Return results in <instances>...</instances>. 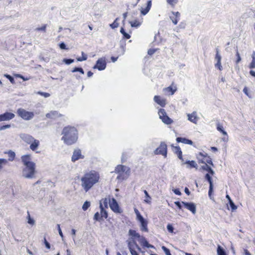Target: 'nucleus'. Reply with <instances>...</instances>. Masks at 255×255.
<instances>
[{"instance_id":"f257e3e1","label":"nucleus","mask_w":255,"mask_h":255,"mask_svg":"<svg viewBox=\"0 0 255 255\" xmlns=\"http://www.w3.org/2000/svg\"><path fill=\"white\" fill-rule=\"evenodd\" d=\"M100 175L95 170L86 173L81 178V185L86 192H88L96 183L99 182Z\"/></svg>"},{"instance_id":"f03ea898","label":"nucleus","mask_w":255,"mask_h":255,"mask_svg":"<svg viewBox=\"0 0 255 255\" xmlns=\"http://www.w3.org/2000/svg\"><path fill=\"white\" fill-rule=\"evenodd\" d=\"M62 134L63 136L61 140L68 145L75 143L78 137V133L77 129L74 127L68 126L63 128Z\"/></svg>"},{"instance_id":"7ed1b4c3","label":"nucleus","mask_w":255,"mask_h":255,"mask_svg":"<svg viewBox=\"0 0 255 255\" xmlns=\"http://www.w3.org/2000/svg\"><path fill=\"white\" fill-rule=\"evenodd\" d=\"M16 114L19 117L25 121L31 120L34 116V114L33 112L27 111L22 108L18 109Z\"/></svg>"},{"instance_id":"20e7f679","label":"nucleus","mask_w":255,"mask_h":255,"mask_svg":"<svg viewBox=\"0 0 255 255\" xmlns=\"http://www.w3.org/2000/svg\"><path fill=\"white\" fill-rule=\"evenodd\" d=\"M158 113L159 118L164 124L166 125H170L173 122V120L167 115L164 109H160Z\"/></svg>"},{"instance_id":"39448f33","label":"nucleus","mask_w":255,"mask_h":255,"mask_svg":"<svg viewBox=\"0 0 255 255\" xmlns=\"http://www.w3.org/2000/svg\"><path fill=\"white\" fill-rule=\"evenodd\" d=\"M154 153L155 155L160 154L164 156V157H166L167 154L166 144L164 142H161L159 146L154 151Z\"/></svg>"},{"instance_id":"423d86ee","label":"nucleus","mask_w":255,"mask_h":255,"mask_svg":"<svg viewBox=\"0 0 255 255\" xmlns=\"http://www.w3.org/2000/svg\"><path fill=\"white\" fill-rule=\"evenodd\" d=\"M109 206L114 213L121 214L123 212V210L120 208L117 201L114 198H112L111 201L110 200Z\"/></svg>"},{"instance_id":"0eeeda50","label":"nucleus","mask_w":255,"mask_h":255,"mask_svg":"<svg viewBox=\"0 0 255 255\" xmlns=\"http://www.w3.org/2000/svg\"><path fill=\"white\" fill-rule=\"evenodd\" d=\"M205 179L208 182L209 184V188L208 191L209 197L210 199H213L212 194L214 191V184L212 178L210 174L206 173L205 175Z\"/></svg>"},{"instance_id":"6e6552de","label":"nucleus","mask_w":255,"mask_h":255,"mask_svg":"<svg viewBox=\"0 0 255 255\" xmlns=\"http://www.w3.org/2000/svg\"><path fill=\"white\" fill-rule=\"evenodd\" d=\"M107 63L105 58H99L97 61L95 65L93 66L94 69H97L99 71H102L106 69Z\"/></svg>"},{"instance_id":"1a4fd4ad","label":"nucleus","mask_w":255,"mask_h":255,"mask_svg":"<svg viewBox=\"0 0 255 255\" xmlns=\"http://www.w3.org/2000/svg\"><path fill=\"white\" fill-rule=\"evenodd\" d=\"M130 174V169L129 168H128L127 171L118 173V175L117 177V180H119L120 182H122L124 180H127L128 177L129 176Z\"/></svg>"},{"instance_id":"9d476101","label":"nucleus","mask_w":255,"mask_h":255,"mask_svg":"<svg viewBox=\"0 0 255 255\" xmlns=\"http://www.w3.org/2000/svg\"><path fill=\"white\" fill-rule=\"evenodd\" d=\"M182 204L184 207L191 211L192 214H195L196 213V206L193 202H186L182 201Z\"/></svg>"},{"instance_id":"9b49d317","label":"nucleus","mask_w":255,"mask_h":255,"mask_svg":"<svg viewBox=\"0 0 255 255\" xmlns=\"http://www.w3.org/2000/svg\"><path fill=\"white\" fill-rule=\"evenodd\" d=\"M15 115L10 112H6L2 114H0V122L10 121L13 119Z\"/></svg>"},{"instance_id":"f8f14e48","label":"nucleus","mask_w":255,"mask_h":255,"mask_svg":"<svg viewBox=\"0 0 255 255\" xmlns=\"http://www.w3.org/2000/svg\"><path fill=\"white\" fill-rule=\"evenodd\" d=\"M84 158V156L82 155L81 150L78 148L74 150L71 157V160L72 162H74L79 159H83Z\"/></svg>"},{"instance_id":"ddd939ff","label":"nucleus","mask_w":255,"mask_h":255,"mask_svg":"<svg viewBox=\"0 0 255 255\" xmlns=\"http://www.w3.org/2000/svg\"><path fill=\"white\" fill-rule=\"evenodd\" d=\"M19 136L22 140L28 144L32 142L34 139L31 135L26 133H21Z\"/></svg>"},{"instance_id":"4468645a","label":"nucleus","mask_w":255,"mask_h":255,"mask_svg":"<svg viewBox=\"0 0 255 255\" xmlns=\"http://www.w3.org/2000/svg\"><path fill=\"white\" fill-rule=\"evenodd\" d=\"M128 236H130L131 242H132L133 239H137L138 241L140 239L142 236H140L139 233H137L135 230L129 229L128 233Z\"/></svg>"},{"instance_id":"2eb2a0df","label":"nucleus","mask_w":255,"mask_h":255,"mask_svg":"<svg viewBox=\"0 0 255 255\" xmlns=\"http://www.w3.org/2000/svg\"><path fill=\"white\" fill-rule=\"evenodd\" d=\"M35 173V170L30 171L29 170H27V169L23 168L22 170V176L28 179H31L34 177V175Z\"/></svg>"},{"instance_id":"dca6fc26","label":"nucleus","mask_w":255,"mask_h":255,"mask_svg":"<svg viewBox=\"0 0 255 255\" xmlns=\"http://www.w3.org/2000/svg\"><path fill=\"white\" fill-rule=\"evenodd\" d=\"M140 224V229L142 231L147 232L148 229L147 228V221L144 218L138 220Z\"/></svg>"},{"instance_id":"f3484780","label":"nucleus","mask_w":255,"mask_h":255,"mask_svg":"<svg viewBox=\"0 0 255 255\" xmlns=\"http://www.w3.org/2000/svg\"><path fill=\"white\" fill-rule=\"evenodd\" d=\"M139 242L141 244V246H142L143 247L151 249L155 248L154 246L149 244L148 242L147 241L145 238L143 236L141 237L140 239L139 240Z\"/></svg>"},{"instance_id":"a211bd4d","label":"nucleus","mask_w":255,"mask_h":255,"mask_svg":"<svg viewBox=\"0 0 255 255\" xmlns=\"http://www.w3.org/2000/svg\"><path fill=\"white\" fill-rule=\"evenodd\" d=\"M183 164H186L187 165L186 167L187 168L191 169V168H195L196 169H197V168H198V165L194 160H186L183 163Z\"/></svg>"},{"instance_id":"6ab92c4d","label":"nucleus","mask_w":255,"mask_h":255,"mask_svg":"<svg viewBox=\"0 0 255 255\" xmlns=\"http://www.w3.org/2000/svg\"><path fill=\"white\" fill-rule=\"evenodd\" d=\"M151 4H152L151 0H148L147 2V3H146V7L144 8H142L141 9V10H140L141 14H142L143 15H146L148 12L149 10L150 9L151 7Z\"/></svg>"},{"instance_id":"aec40b11","label":"nucleus","mask_w":255,"mask_h":255,"mask_svg":"<svg viewBox=\"0 0 255 255\" xmlns=\"http://www.w3.org/2000/svg\"><path fill=\"white\" fill-rule=\"evenodd\" d=\"M176 141L177 142H181L185 144H187L189 145H193V142L190 140L189 139L186 137H177L176 139Z\"/></svg>"},{"instance_id":"412c9836","label":"nucleus","mask_w":255,"mask_h":255,"mask_svg":"<svg viewBox=\"0 0 255 255\" xmlns=\"http://www.w3.org/2000/svg\"><path fill=\"white\" fill-rule=\"evenodd\" d=\"M62 116V115L59 114L57 111H51L50 113H48L46 114V117L47 118L54 119L57 117H60Z\"/></svg>"},{"instance_id":"4be33fe9","label":"nucleus","mask_w":255,"mask_h":255,"mask_svg":"<svg viewBox=\"0 0 255 255\" xmlns=\"http://www.w3.org/2000/svg\"><path fill=\"white\" fill-rule=\"evenodd\" d=\"M154 101L162 107H164L166 105L165 100L161 99L159 96H155L154 97Z\"/></svg>"},{"instance_id":"5701e85b","label":"nucleus","mask_w":255,"mask_h":255,"mask_svg":"<svg viewBox=\"0 0 255 255\" xmlns=\"http://www.w3.org/2000/svg\"><path fill=\"white\" fill-rule=\"evenodd\" d=\"M99 208L100 209V213L102 217V218L107 219L108 217V213L104 208L103 204L101 202L100 203Z\"/></svg>"},{"instance_id":"b1692460","label":"nucleus","mask_w":255,"mask_h":255,"mask_svg":"<svg viewBox=\"0 0 255 255\" xmlns=\"http://www.w3.org/2000/svg\"><path fill=\"white\" fill-rule=\"evenodd\" d=\"M21 159L23 165H26L32 162L31 161V158L30 154L22 155L21 157Z\"/></svg>"},{"instance_id":"393cba45","label":"nucleus","mask_w":255,"mask_h":255,"mask_svg":"<svg viewBox=\"0 0 255 255\" xmlns=\"http://www.w3.org/2000/svg\"><path fill=\"white\" fill-rule=\"evenodd\" d=\"M128 168H129V167H127L125 165H118L115 168V172H116L118 174L121 173V172H124L127 171V170L128 169Z\"/></svg>"},{"instance_id":"a878e982","label":"nucleus","mask_w":255,"mask_h":255,"mask_svg":"<svg viewBox=\"0 0 255 255\" xmlns=\"http://www.w3.org/2000/svg\"><path fill=\"white\" fill-rule=\"evenodd\" d=\"M188 120L190 121L191 122L196 124L197 122V117L196 116V112H193L191 114H188Z\"/></svg>"},{"instance_id":"bb28decb","label":"nucleus","mask_w":255,"mask_h":255,"mask_svg":"<svg viewBox=\"0 0 255 255\" xmlns=\"http://www.w3.org/2000/svg\"><path fill=\"white\" fill-rule=\"evenodd\" d=\"M30 144V148L32 151H35L39 145V141L38 140L34 139V140H33V141Z\"/></svg>"},{"instance_id":"cd10ccee","label":"nucleus","mask_w":255,"mask_h":255,"mask_svg":"<svg viewBox=\"0 0 255 255\" xmlns=\"http://www.w3.org/2000/svg\"><path fill=\"white\" fill-rule=\"evenodd\" d=\"M201 169L203 170L207 171L208 172V173L212 175H213L215 174L214 171L207 164H205L204 165L202 166Z\"/></svg>"},{"instance_id":"c85d7f7f","label":"nucleus","mask_w":255,"mask_h":255,"mask_svg":"<svg viewBox=\"0 0 255 255\" xmlns=\"http://www.w3.org/2000/svg\"><path fill=\"white\" fill-rule=\"evenodd\" d=\"M24 165L25 166L24 168L27 169V170H29L31 172L35 170L36 165L35 163L33 162Z\"/></svg>"},{"instance_id":"c756f323","label":"nucleus","mask_w":255,"mask_h":255,"mask_svg":"<svg viewBox=\"0 0 255 255\" xmlns=\"http://www.w3.org/2000/svg\"><path fill=\"white\" fill-rule=\"evenodd\" d=\"M217 255H227L225 249L220 245L217 247Z\"/></svg>"},{"instance_id":"7c9ffc66","label":"nucleus","mask_w":255,"mask_h":255,"mask_svg":"<svg viewBox=\"0 0 255 255\" xmlns=\"http://www.w3.org/2000/svg\"><path fill=\"white\" fill-rule=\"evenodd\" d=\"M143 192L145 195V197L146 198V199L144 200V202L147 204H150L151 197L149 195L148 192L146 190H144Z\"/></svg>"},{"instance_id":"2f4dec72","label":"nucleus","mask_w":255,"mask_h":255,"mask_svg":"<svg viewBox=\"0 0 255 255\" xmlns=\"http://www.w3.org/2000/svg\"><path fill=\"white\" fill-rule=\"evenodd\" d=\"M93 219L94 221L99 222H102L104 220L102 218L101 213H99L98 212H97L96 213H95Z\"/></svg>"},{"instance_id":"473e14b6","label":"nucleus","mask_w":255,"mask_h":255,"mask_svg":"<svg viewBox=\"0 0 255 255\" xmlns=\"http://www.w3.org/2000/svg\"><path fill=\"white\" fill-rule=\"evenodd\" d=\"M5 153H7L8 154V156L9 157L8 160L9 161H13L15 157V153L14 151L9 150L7 152H5Z\"/></svg>"},{"instance_id":"72a5a7b5","label":"nucleus","mask_w":255,"mask_h":255,"mask_svg":"<svg viewBox=\"0 0 255 255\" xmlns=\"http://www.w3.org/2000/svg\"><path fill=\"white\" fill-rule=\"evenodd\" d=\"M128 249L131 255H139L132 248V243L128 242Z\"/></svg>"},{"instance_id":"f704fd0d","label":"nucleus","mask_w":255,"mask_h":255,"mask_svg":"<svg viewBox=\"0 0 255 255\" xmlns=\"http://www.w3.org/2000/svg\"><path fill=\"white\" fill-rule=\"evenodd\" d=\"M129 23L130 24V26L132 27L138 28L139 27L141 24V23L137 20H135L133 21H129Z\"/></svg>"},{"instance_id":"c9c22d12","label":"nucleus","mask_w":255,"mask_h":255,"mask_svg":"<svg viewBox=\"0 0 255 255\" xmlns=\"http://www.w3.org/2000/svg\"><path fill=\"white\" fill-rule=\"evenodd\" d=\"M217 130L221 132L223 134L227 136V132L224 130V128L222 125L220 124H218L217 125Z\"/></svg>"},{"instance_id":"e433bc0d","label":"nucleus","mask_w":255,"mask_h":255,"mask_svg":"<svg viewBox=\"0 0 255 255\" xmlns=\"http://www.w3.org/2000/svg\"><path fill=\"white\" fill-rule=\"evenodd\" d=\"M177 90V88L175 87V88L173 89L171 86H170L167 88L164 89V91H167L170 93L171 95H173L176 91Z\"/></svg>"},{"instance_id":"4c0bfd02","label":"nucleus","mask_w":255,"mask_h":255,"mask_svg":"<svg viewBox=\"0 0 255 255\" xmlns=\"http://www.w3.org/2000/svg\"><path fill=\"white\" fill-rule=\"evenodd\" d=\"M119 20V17L116 18V19L114 20V21L112 23L110 24V26L112 29H115L116 28H117L119 25V23L118 22V21Z\"/></svg>"},{"instance_id":"58836bf2","label":"nucleus","mask_w":255,"mask_h":255,"mask_svg":"<svg viewBox=\"0 0 255 255\" xmlns=\"http://www.w3.org/2000/svg\"><path fill=\"white\" fill-rule=\"evenodd\" d=\"M81 54H82V57H78L77 58V60L78 61H85L87 59V55L84 52H82L81 53Z\"/></svg>"},{"instance_id":"ea45409f","label":"nucleus","mask_w":255,"mask_h":255,"mask_svg":"<svg viewBox=\"0 0 255 255\" xmlns=\"http://www.w3.org/2000/svg\"><path fill=\"white\" fill-rule=\"evenodd\" d=\"M90 202L88 201H86L82 206V209L83 210V211H85L87 210V209L90 207Z\"/></svg>"},{"instance_id":"a19ab883","label":"nucleus","mask_w":255,"mask_h":255,"mask_svg":"<svg viewBox=\"0 0 255 255\" xmlns=\"http://www.w3.org/2000/svg\"><path fill=\"white\" fill-rule=\"evenodd\" d=\"M74 60L71 58H64L63 60V62L66 65H70L73 63Z\"/></svg>"},{"instance_id":"79ce46f5","label":"nucleus","mask_w":255,"mask_h":255,"mask_svg":"<svg viewBox=\"0 0 255 255\" xmlns=\"http://www.w3.org/2000/svg\"><path fill=\"white\" fill-rule=\"evenodd\" d=\"M216 54L215 55V59L217 60V61H221V56L219 54V50L218 48H216Z\"/></svg>"},{"instance_id":"37998d69","label":"nucleus","mask_w":255,"mask_h":255,"mask_svg":"<svg viewBox=\"0 0 255 255\" xmlns=\"http://www.w3.org/2000/svg\"><path fill=\"white\" fill-rule=\"evenodd\" d=\"M132 243V247L133 246H134L136 249L140 252L143 253V252L141 250V249L140 248V247L138 245V244L136 243L135 240H132V242H130Z\"/></svg>"},{"instance_id":"c03bdc74","label":"nucleus","mask_w":255,"mask_h":255,"mask_svg":"<svg viewBox=\"0 0 255 255\" xmlns=\"http://www.w3.org/2000/svg\"><path fill=\"white\" fill-rule=\"evenodd\" d=\"M229 204L232 211H234L237 209V206L235 205L232 200L229 201Z\"/></svg>"},{"instance_id":"a18cd8bd","label":"nucleus","mask_w":255,"mask_h":255,"mask_svg":"<svg viewBox=\"0 0 255 255\" xmlns=\"http://www.w3.org/2000/svg\"><path fill=\"white\" fill-rule=\"evenodd\" d=\"M134 211L135 214H136V219L137 220L143 218V216L140 214L139 211L136 208L134 209Z\"/></svg>"},{"instance_id":"49530a36","label":"nucleus","mask_w":255,"mask_h":255,"mask_svg":"<svg viewBox=\"0 0 255 255\" xmlns=\"http://www.w3.org/2000/svg\"><path fill=\"white\" fill-rule=\"evenodd\" d=\"M161 249L166 255H172L170 250L166 248L165 246H162Z\"/></svg>"},{"instance_id":"de8ad7c7","label":"nucleus","mask_w":255,"mask_h":255,"mask_svg":"<svg viewBox=\"0 0 255 255\" xmlns=\"http://www.w3.org/2000/svg\"><path fill=\"white\" fill-rule=\"evenodd\" d=\"M186 23L184 21H182V22H181L179 25L176 27V29H177V31H178V29L179 28L180 29H184L186 27Z\"/></svg>"},{"instance_id":"09e8293b","label":"nucleus","mask_w":255,"mask_h":255,"mask_svg":"<svg viewBox=\"0 0 255 255\" xmlns=\"http://www.w3.org/2000/svg\"><path fill=\"white\" fill-rule=\"evenodd\" d=\"M167 230L169 233H173L174 232V228L172 224H168L167 225Z\"/></svg>"},{"instance_id":"8fccbe9b","label":"nucleus","mask_w":255,"mask_h":255,"mask_svg":"<svg viewBox=\"0 0 255 255\" xmlns=\"http://www.w3.org/2000/svg\"><path fill=\"white\" fill-rule=\"evenodd\" d=\"M172 146L174 148L173 151L175 154H177L182 152L181 149L179 146H174L172 145Z\"/></svg>"},{"instance_id":"3c124183","label":"nucleus","mask_w":255,"mask_h":255,"mask_svg":"<svg viewBox=\"0 0 255 255\" xmlns=\"http://www.w3.org/2000/svg\"><path fill=\"white\" fill-rule=\"evenodd\" d=\"M37 94L42 96L45 98L49 97L50 96L49 93H46V92H41V91L37 92Z\"/></svg>"},{"instance_id":"603ef678","label":"nucleus","mask_w":255,"mask_h":255,"mask_svg":"<svg viewBox=\"0 0 255 255\" xmlns=\"http://www.w3.org/2000/svg\"><path fill=\"white\" fill-rule=\"evenodd\" d=\"M27 223L31 225H33L35 223V221L33 219V218H31L30 216V215L29 214V213L28 212V217H27Z\"/></svg>"},{"instance_id":"864d4df0","label":"nucleus","mask_w":255,"mask_h":255,"mask_svg":"<svg viewBox=\"0 0 255 255\" xmlns=\"http://www.w3.org/2000/svg\"><path fill=\"white\" fill-rule=\"evenodd\" d=\"M4 76L9 80V81L12 84H14V82H15V80H14V78L11 76V75H9V74H5L4 75Z\"/></svg>"},{"instance_id":"5fc2aeb1","label":"nucleus","mask_w":255,"mask_h":255,"mask_svg":"<svg viewBox=\"0 0 255 255\" xmlns=\"http://www.w3.org/2000/svg\"><path fill=\"white\" fill-rule=\"evenodd\" d=\"M43 243L47 249H50L51 248L50 244L46 240V238L44 237L43 239Z\"/></svg>"},{"instance_id":"6e6d98bb","label":"nucleus","mask_w":255,"mask_h":255,"mask_svg":"<svg viewBox=\"0 0 255 255\" xmlns=\"http://www.w3.org/2000/svg\"><path fill=\"white\" fill-rule=\"evenodd\" d=\"M7 163L6 159L4 158H0V169L2 168V165H5Z\"/></svg>"},{"instance_id":"4d7b16f0","label":"nucleus","mask_w":255,"mask_h":255,"mask_svg":"<svg viewBox=\"0 0 255 255\" xmlns=\"http://www.w3.org/2000/svg\"><path fill=\"white\" fill-rule=\"evenodd\" d=\"M205 162H206V164L207 163L209 164L212 165V166H214V164H213V163L212 162V159H211V158L210 157V156H208L207 159L205 161Z\"/></svg>"},{"instance_id":"13d9d810","label":"nucleus","mask_w":255,"mask_h":255,"mask_svg":"<svg viewBox=\"0 0 255 255\" xmlns=\"http://www.w3.org/2000/svg\"><path fill=\"white\" fill-rule=\"evenodd\" d=\"M236 56L237 58L236 62V64H238L241 61V57L240 56V53H239L238 49H237V51H236Z\"/></svg>"},{"instance_id":"bf43d9fd","label":"nucleus","mask_w":255,"mask_h":255,"mask_svg":"<svg viewBox=\"0 0 255 255\" xmlns=\"http://www.w3.org/2000/svg\"><path fill=\"white\" fill-rule=\"evenodd\" d=\"M167 2L172 6H174L175 4L177 3L178 0H166Z\"/></svg>"},{"instance_id":"052dcab7","label":"nucleus","mask_w":255,"mask_h":255,"mask_svg":"<svg viewBox=\"0 0 255 255\" xmlns=\"http://www.w3.org/2000/svg\"><path fill=\"white\" fill-rule=\"evenodd\" d=\"M170 18L172 20L173 24L175 25L177 24L179 21V18H176L175 17H174L173 16H170Z\"/></svg>"},{"instance_id":"680f3d73","label":"nucleus","mask_w":255,"mask_h":255,"mask_svg":"<svg viewBox=\"0 0 255 255\" xmlns=\"http://www.w3.org/2000/svg\"><path fill=\"white\" fill-rule=\"evenodd\" d=\"M57 230H58V233L60 235V236L63 238L64 236H63V233L62 232V230L60 228V224H57Z\"/></svg>"},{"instance_id":"e2e57ef3","label":"nucleus","mask_w":255,"mask_h":255,"mask_svg":"<svg viewBox=\"0 0 255 255\" xmlns=\"http://www.w3.org/2000/svg\"><path fill=\"white\" fill-rule=\"evenodd\" d=\"M172 191L173 193L177 195L180 196L181 195V192L180 191L179 188H174L172 189Z\"/></svg>"},{"instance_id":"0e129e2a","label":"nucleus","mask_w":255,"mask_h":255,"mask_svg":"<svg viewBox=\"0 0 255 255\" xmlns=\"http://www.w3.org/2000/svg\"><path fill=\"white\" fill-rule=\"evenodd\" d=\"M182 202H180V201H176L175 202H174V204L175 205V206L179 209H181L182 208Z\"/></svg>"},{"instance_id":"69168bd1","label":"nucleus","mask_w":255,"mask_h":255,"mask_svg":"<svg viewBox=\"0 0 255 255\" xmlns=\"http://www.w3.org/2000/svg\"><path fill=\"white\" fill-rule=\"evenodd\" d=\"M59 46L61 49H67L66 44L64 42H61L59 43Z\"/></svg>"},{"instance_id":"338daca9","label":"nucleus","mask_w":255,"mask_h":255,"mask_svg":"<svg viewBox=\"0 0 255 255\" xmlns=\"http://www.w3.org/2000/svg\"><path fill=\"white\" fill-rule=\"evenodd\" d=\"M39 58L40 60L44 61L45 62H48L49 61V58L48 57H44L41 55L39 56Z\"/></svg>"},{"instance_id":"774afa93","label":"nucleus","mask_w":255,"mask_h":255,"mask_svg":"<svg viewBox=\"0 0 255 255\" xmlns=\"http://www.w3.org/2000/svg\"><path fill=\"white\" fill-rule=\"evenodd\" d=\"M250 69L255 68V59H252V62L249 65Z\"/></svg>"}]
</instances>
